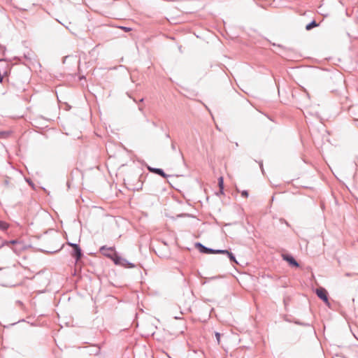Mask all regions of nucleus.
<instances>
[{"label":"nucleus","instance_id":"nucleus-1","mask_svg":"<svg viewBox=\"0 0 358 358\" xmlns=\"http://www.w3.org/2000/svg\"><path fill=\"white\" fill-rule=\"evenodd\" d=\"M106 250L113 251V248H112V247L108 248L106 245H103V246L101 247L100 252L104 256L111 259L115 264L122 265V264H124V262H127L126 259H122L121 257H120L117 252L106 253L105 252Z\"/></svg>","mask_w":358,"mask_h":358},{"label":"nucleus","instance_id":"nucleus-2","mask_svg":"<svg viewBox=\"0 0 358 358\" xmlns=\"http://www.w3.org/2000/svg\"><path fill=\"white\" fill-rule=\"evenodd\" d=\"M315 292H316L317 296L321 300H322L325 303L326 305H327L328 306H330L329 299H328V292L324 288L320 287L316 289Z\"/></svg>","mask_w":358,"mask_h":358},{"label":"nucleus","instance_id":"nucleus-3","mask_svg":"<svg viewBox=\"0 0 358 358\" xmlns=\"http://www.w3.org/2000/svg\"><path fill=\"white\" fill-rule=\"evenodd\" d=\"M195 248L199 250L201 253L203 254H214V249L206 247L201 243H196Z\"/></svg>","mask_w":358,"mask_h":358},{"label":"nucleus","instance_id":"nucleus-4","mask_svg":"<svg viewBox=\"0 0 358 358\" xmlns=\"http://www.w3.org/2000/svg\"><path fill=\"white\" fill-rule=\"evenodd\" d=\"M282 257H283V259L285 260L286 262H287L291 266L296 267V268L299 267V264L294 258L293 256H292L290 255H284L282 256Z\"/></svg>","mask_w":358,"mask_h":358},{"label":"nucleus","instance_id":"nucleus-5","mask_svg":"<svg viewBox=\"0 0 358 358\" xmlns=\"http://www.w3.org/2000/svg\"><path fill=\"white\" fill-rule=\"evenodd\" d=\"M71 255L76 259V262H78L83 257V252L80 246H75V248L73 249Z\"/></svg>","mask_w":358,"mask_h":358},{"label":"nucleus","instance_id":"nucleus-6","mask_svg":"<svg viewBox=\"0 0 358 358\" xmlns=\"http://www.w3.org/2000/svg\"><path fill=\"white\" fill-rule=\"evenodd\" d=\"M148 170L153 173L157 174L159 176H161L162 177L166 178L169 177V175L165 173L163 169L159 168H152V167H148Z\"/></svg>","mask_w":358,"mask_h":358},{"label":"nucleus","instance_id":"nucleus-7","mask_svg":"<svg viewBox=\"0 0 358 358\" xmlns=\"http://www.w3.org/2000/svg\"><path fill=\"white\" fill-rule=\"evenodd\" d=\"M349 112L354 120L358 122V105L351 106L349 109Z\"/></svg>","mask_w":358,"mask_h":358},{"label":"nucleus","instance_id":"nucleus-8","mask_svg":"<svg viewBox=\"0 0 358 358\" xmlns=\"http://www.w3.org/2000/svg\"><path fill=\"white\" fill-rule=\"evenodd\" d=\"M9 227L10 224L8 222L0 220V231H6Z\"/></svg>","mask_w":358,"mask_h":358},{"label":"nucleus","instance_id":"nucleus-9","mask_svg":"<svg viewBox=\"0 0 358 358\" xmlns=\"http://www.w3.org/2000/svg\"><path fill=\"white\" fill-rule=\"evenodd\" d=\"M319 24L316 22L315 20H312L310 23H308L306 26V29L307 31H310L312 29L315 28V27H317Z\"/></svg>","mask_w":358,"mask_h":358},{"label":"nucleus","instance_id":"nucleus-10","mask_svg":"<svg viewBox=\"0 0 358 358\" xmlns=\"http://www.w3.org/2000/svg\"><path fill=\"white\" fill-rule=\"evenodd\" d=\"M218 186L221 194H224V179L222 177L218 178Z\"/></svg>","mask_w":358,"mask_h":358},{"label":"nucleus","instance_id":"nucleus-11","mask_svg":"<svg viewBox=\"0 0 358 358\" xmlns=\"http://www.w3.org/2000/svg\"><path fill=\"white\" fill-rule=\"evenodd\" d=\"M227 255L228 256V257H229V259L231 262H234V263L238 264V262L236 259V257H235L234 255L232 252L228 251V253L227 254Z\"/></svg>","mask_w":358,"mask_h":358},{"label":"nucleus","instance_id":"nucleus-12","mask_svg":"<svg viewBox=\"0 0 358 358\" xmlns=\"http://www.w3.org/2000/svg\"><path fill=\"white\" fill-rule=\"evenodd\" d=\"M10 131H0V138H6L10 136Z\"/></svg>","mask_w":358,"mask_h":358},{"label":"nucleus","instance_id":"nucleus-13","mask_svg":"<svg viewBox=\"0 0 358 358\" xmlns=\"http://www.w3.org/2000/svg\"><path fill=\"white\" fill-rule=\"evenodd\" d=\"M227 250H214V254H225L228 253Z\"/></svg>","mask_w":358,"mask_h":358},{"label":"nucleus","instance_id":"nucleus-14","mask_svg":"<svg viewBox=\"0 0 358 358\" xmlns=\"http://www.w3.org/2000/svg\"><path fill=\"white\" fill-rule=\"evenodd\" d=\"M17 243H18L17 240H12V241H4L3 243V245H8V244H16Z\"/></svg>","mask_w":358,"mask_h":358},{"label":"nucleus","instance_id":"nucleus-15","mask_svg":"<svg viewBox=\"0 0 358 358\" xmlns=\"http://www.w3.org/2000/svg\"><path fill=\"white\" fill-rule=\"evenodd\" d=\"M215 337H216V339H217V343L219 344V343H220V337H221V334H220V333H219V332H215Z\"/></svg>","mask_w":358,"mask_h":358},{"label":"nucleus","instance_id":"nucleus-16","mask_svg":"<svg viewBox=\"0 0 358 358\" xmlns=\"http://www.w3.org/2000/svg\"><path fill=\"white\" fill-rule=\"evenodd\" d=\"M241 194L242 196L245 197V198H247L248 196V195H249L248 194V192L247 190L241 191Z\"/></svg>","mask_w":358,"mask_h":358},{"label":"nucleus","instance_id":"nucleus-17","mask_svg":"<svg viewBox=\"0 0 358 358\" xmlns=\"http://www.w3.org/2000/svg\"><path fill=\"white\" fill-rule=\"evenodd\" d=\"M120 28L126 32L130 31L131 30V28L127 27H120Z\"/></svg>","mask_w":358,"mask_h":358},{"label":"nucleus","instance_id":"nucleus-18","mask_svg":"<svg viewBox=\"0 0 358 358\" xmlns=\"http://www.w3.org/2000/svg\"><path fill=\"white\" fill-rule=\"evenodd\" d=\"M171 150H172L173 151H176V144H175V143H174V142H172V143H171Z\"/></svg>","mask_w":358,"mask_h":358},{"label":"nucleus","instance_id":"nucleus-19","mask_svg":"<svg viewBox=\"0 0 358 358\" xmlns=\"http://www.w3.org/2000/svg\"><path fill=\"white\" fill-rule=\"evenodd\" d=\"M68 245L71 246L73 248V249L75 248V246H79L77 243H68Z\"/></svg>","mask_w":358,"mask_h":358},{"label":"nucleus","instance_id":"nucleus-20","mask_svg":"<svg viewBox=\"0 0 358 358\" xmlns=\"http://www.w3.org/2000/svg\"><path fill=\"white\" fill-rule=\"evenodd\" d=\"M125 263H127L128 264V267L129 268H134V265L132 263H129L127 261Z\"/></svg>","mask_w":358,"mask_h":358},{"label":"nucleus","instance_id":"nucleus-21","mask_svg":"<svg viewBox=\"0 0 358 358\" xmlns=\"http://www.w3.org/2000/svg\"><path fill=\"white\" fill-rule=\"evenodd\" d=\"M179 154H180V156L181 159H182V161H184L185 158H184L183 154L180 150H179Z\"/></svg>","mask_w":358,"mask_h":358},{"label":"nucleus","instance_id":"nucleus-22","mask_svg":"<svg viewBox=\"0 0 358 358\" xmlns=\"http://www.w3.org/2000/svg\"><path fill=\"white\" fill-rule=\"evenodd\" d=\"M4 185H5L6 186H8V185H9V181H8V180H4Z\"/></svg>","mask_w":358,"mask_h":358},{"label":"nucleus","instance_id":"nucleus-23","mask_svg":"<svg viewBox=\"0 0 358 358\" xmlns=\"http://www.w3.org/2000/svg\"><path fill=\"white\" fill-rule=\"evenodd\" d=\"M259 166H260V168H261V169H262V172H264L262 162H261L259 163Z\"/></svg>","mask_w":358,"mask_h":358},{"label":"nucleus","instance_id":"nucleus-24","mask_svg":"<svg viewBox=\"0 0 358 358\" xmlns=\"http://www.w3.org/2000/svg\"><path fill=\"white\" fill-rule=\"evenodd\" d=\"M105 252H106V253H113V252H116L115 251V250H114V249H113V251H111V250H106Z\"/></svg>","mask_w":358,"mask_h":358},{"label":"nucleus","instance_id":"nucleus-25","mask_svg":"<svg viewBox=\"0 0 358 358\" xmlns=\"http://www.w3.org/2000/svg\"><path fill=\"white\" fill-rule=\"evenodd\" d=\"M138 110H139L140 111L143 112V106H138Z\"/></svg>","mask_w":358,"mask_h":358},{"label":"nucleus","instance_id":"nucleus-26","mask_svg":"<svg viewBox=\"0 0 358 358\" xmlns=\"http://www.w3.org/2000/svg\"><path fill=\"white\" fill-rule=\"evenodd\" d=\"M345 275H346V276H350V275H351V274H350V273H345Z\"/></svg>","mask_w":358,"mask_h":358},{"label":"nucleus","instance_id":"nucleus-27","mask_svg":"<svg viewBox=\"0 0 358 358\" xmlns=\"http://www.w3.org/2000/svg\"><path fill=\"white\" fill-rule=\"evenodd\" d=\"M166 138H170V135H169V134H166Z\"/></svg>","mask_w":358,"mask_h":358},{"label":"nucleus","instance_id":"nucleus-28","mask_svg":"<svg viewBox=\"0 0 358 358\" xmlns=\"http://www.w3.org/2000/svg\"><path fill=\"white\" fill-rule=\"evenodd\" d=\"M143 101H144V99H143V98H142V99H141L139 100V102H143Z\"/></svg>","mask_w":358,"mask_h":358},{"label":"nucleus","instance_id":"nucleus-29","mask_svg":"<svg viewBox=\"0 0 358 358\" xmlns=\"http://www.w3.org/2000/svg\"><path fill=\"white\" fill-rule=\"evenodd\" d=\"M174 318L176 319V320L181 319V317H177V316L174 317Z\"/></svg>","mask_w":358,"mask_h":358},{"label":"nucleus","instance_id":"nucleus-30","mask_svg":"<svg viewBox=\"0 0 358 358\" xmlns=\"http://www.w3.org/2000/svg\"><path fill=\"white\" fill-rule=\"evenodd\" d=\"M357 127H358V124H357Z\"/></svg>","mask_w":358,"mask_h":358}]
</instances>
